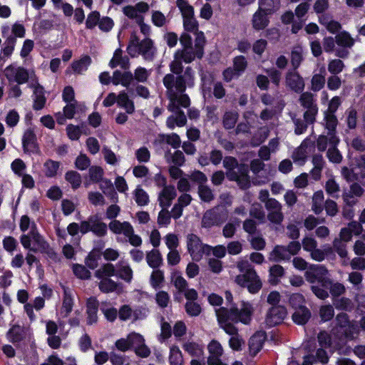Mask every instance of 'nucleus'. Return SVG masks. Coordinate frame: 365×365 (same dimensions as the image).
Wrapping results in <instances>:
<instances>
[{
    "instance_id": "f257e3e1",
    "label": "nucleus",
    "mask_w": 365,
    "mask_h": 365,
    "mask_svg": "<svg viewBox=\"0 0 365 365\" xmlns=\"http://www.w3.org/2000/svg\"><path fill=\"white\" fill-rule=\"evenodd\" d=\"M163 82L169 100L168 109L174 113V115L168 118L167 126L170 129L175 126L182 127L186 124L187 118L180 107L186 108L190 106V100L185 91L187 86L192 87L195 84L194 71L187 67L183 74L177 76L171 73L166 74Z\"/></svg>"
},
{
    "instance_id": "f03ea898",
    "label": "nucleus",
    "mask_w": 365,
    "mask_h": 365,
    "mask_svg": "<svg viewBox=\"0 0 365 365\" xmlns=\"http://www.w3.org/2000/svg\"><path fill=\"white\" fill-rule=\"evenodd\" d=\"M240 274L235 277V282L242 287H246L252 294L257 293L262 288V283L253 266L247 260H240L237 264Z\"/></svg>"
},
{
    "instance_id": "7ed1b4c3",
    "label": "nucleus",
    "mask_w": 365,
    "mask_h": 365,
    "mask_svg": "<svg viewBox=\"0 0 365 365\" xmlns=\"http://www.w3.org/2000/svg\"><path fill=\"white\" fill-rule=\"evenodd\" d=\"M215 312L220 324L223 322L232 321L235 322H240L247 324L251 321L253 307L250 303L242 302L240 309L238 308H231L228 310L225 307H221L217 309Z\"/></svg>"
},
{
    "instance_id": "20e7f679",
    "label": "nucleus",
    "mask_w": 365,
    "mask_h": 365,
    "mask_svg": "<svg viewBox=\"0 0 365 365\" xmlns=\"http://www.w3.org/2000/svg\"><path fill=\"white\" fill-rule=\"evenodd\" d=\"M127 52L133 58L140 55L145 61H152L155 58L157 49L150 38H145L140 41L135 34H132Z\"/></svg>"
},
{
    "instance_id": "39448f33",
    "label": "nucleus",
    "mask_w": 365,
    "mask_h": 365,
    "mask_svg": "<svg viewBox=\"0 0 365 365\" xmlns=\"http://www.w3.org/2000/svg\"><path fill=\"white\" fill-rule=\"evenodd\" d=\"M359 327L354 321H350L346 313H339L336 317V327L333 334H338V339H354L359 333Z\"/></svg>"
},
{
    "instance_id": "423d86ee",
    "label": "nucleus",
    "mask_w": 365,
    "mask_h": 365,
    "mask_svg": "<svg viewBox=\"0 0 365 365\" xmlns=\"http://www.w3.org/2000/svg\"><path fill=\"white\" fill-rule=\"evenodd\" d=\"M1 75L4 76L9 84L17 83L24 84L32 81V79L36 78L35 73L29 71L23 66L12 63L6 66L2 71Z\"/></svg>"
},
{
    "instance_id": "0eeeda50",
    "label": "nucleus",
    "mask_w": 365,
    "mask_h": 365,
    "mask_svg": "<svg viewBox=\"0 0 365 365\" xmlns=\"http://www.w3.org/2000/svg\"><path fill=\"white\" fill-rule=\"evenodd\" d=\"M202 56H199L197 50L194 48H186L178 49L174 54V59L170 63V71L176 74L181 73L182 71V63H190L195 58H201Z\"/></svg>"
},
{
    "instance_id": "6e6552de",
    "label": "nucleus",
    "mask_w": 365,
    "mask_h": 365,
    "mask_svg": "<svg viewBox=\"0 0 365 365\" xmlns=\"http://www.w3.org/2000/svg\"><path fill=\"white\" fill-rule=\"evenodd\" d=\"M187 248L193 261L199 262L203 255H209L212 247L203 244L200 238L195 234H189L187 236Z\"/></svg>"
},
{
    "instance_id": "1a4fd4ad",
    "label": "nucleus",
    "mask_w": 365,
    "mask_h": 365,
    "mask_svg": "<svg viewBox=\"0 0 365 365\" xmlns=\"http://www.w3.org/2000/svg\"><path fill=\"white\" fill-rule=\"evenodd\" d=\"M327 269L320 264H310L306 270L304 276L307 282L314 284L320 283L323 287H328L330 280L326 277Z\"/></svg>"
},
{
    "instance_id": "9d476101",
    "label": "nucleus",
    "mask_w": 365,
    "mask_h": 365,
    "mask_svg": "<svg viewBox=\"0 0 365 365\" xmlns=\"http://www.w3.org/2000/svg\"><path fill=\"white\" fill-rule=\"evenodd\" d=\"M227 218V211H222L219 206L206 211L202 219V227L210 228L222 225Z\"/></svg>"
},
{
    "instance_id": "9b49d317",
    "label": "nucleus",
    "mask_w": 365,
    "mask_h": 365,
    "mask_svg": "<svg viewBox=\"0 0 365 365\" xmlns=\"http://www.w3.org/2000/svg\"><path fill=\"white\" fill-rule=\"evenodd\" d=\"M268 211L267 218L272 223L279 225L283 221L284 215L282 212V205L275 199H269L265 203Z\"/></svg>"
},
{
    "instance_id": "f8f14e48",
    "label": "nucleus",
    "mask_w": 365,
    "mask_h": 365,
    "mask_svg": "<svg viewBox=\"0 0 365 365\" xmlns=\"http://www.w3.org/2000/svg\"><path fill=\"white\" fill-rule=\"evenodd\" d=\"M29 87L33 89V108L36 110H41L44 107L46 101L43 87L39 84L37 78L32 79V81L29 82Z\"/></svg>"
},
{
    "instance_id": "ddd939ff",
    "label": "nucleus",
    "mask_w": 365,
    "mask_h": 365,
    "mask_svg": "<svg viewBox=\"0 0 365 365\" xmlns=\"http://www.w3.org/2000/svg\"><path fill=\"white\" fill-rule=\"evenodd\" d=\"M314 143L309 138H306L292 154L294 162L299 165L305 163L308 153L314 150Z\"/></svg>"
},
{
    "instance_id": "4468645a",
    "label": "nucleus",
    "mask_w": 365,
    "mask_h": 365,
    "mask_svg": "<svg viewBox=\"0 0 365 365\" xmlns=\"http://www.w3.org/2000/svg\"><path fill=\"white\" fill-rule=\"evenodd\" d=\"M287 314V309L284 307L274 306L268 311L265 322L269 327L276 326L283 322Z\"/></svg>"
},
{
    "instance_id": "2eb2a0df",
    "label": "nucleus",
    "mask_w": 365,
    "mask_h": 365,
    "mask_svg": "<svg viewBox=\"0 0 365 365\" xmlns=\"http://www.w3.org/2000/svg\"><path fill=\"white\" fill-rule=\"evenodd\" d=\"M22 147L25 153H37L38 147L36 135L31 128L26 129L22 136Z\"/></svg>"
},
{
    "instance_id": "dca6fc26",
    "label": "nucleus",
    "mask_w": 365,
    "mask_h": 365,
    "mask_svg": "<svg viewBox=\"0 0 365 365\" xmlns=\"http://www.w3.org/2000/svg\"><path fill=\"white\" fill-rule=\"evenodd\" d=\"M209 356L208 365H225L222 362L221 356L223 354L222 345L216 340H212L207 346Z\"/></svg>"
},
{
    "instance_id": "f3484780",
    "label": "nucleus",
    "mask_w": 365,
    "mask_h": 365,
    "mask_svg": "<svg viewBox=\"0 0 365 365\" xmlns=\"http://www.w3.org/2000/svg\"><path fill=\"white\" fill-rule=\"evenodd\" d=\"M149 6L145 2H139L135 6H127L123 8V14L130 19H135L136 22L143 20L142 14L148 11Z\"/></svg>"
},
{
    "instance_id": "a211bd4d",
    "label": "nucleus",
    "mask_w": 365,
    "mask_h": 365,
    "mask_svg": "<svg viewBox=\"0 0 365 365\" xmlns=\"http://www.w3.org/2000/svg\"><path fill=\"white\" fill-rule=\"evenodd\" d=\"M285 83L287 87L296 93H301L305 86L303 78L296 70L289 71L287 73Z\"/></svg>"
},
{
    "instance_id": "6ab92c4d",
    "label": "nucleus",
    "mask_w": 365,
    "mask_h": 365,
    "mask_svg": "<svg viewBox=\"0 0 365 365\" xmlns=\"http://www.w3.org/2000/svg\"><path fill=\"white\" fill-rule=\"evenodd\" d=\"M30 335L28 328L19 325H13L7 332L6 336L14 344L24 341Z\"/></svg>"
},
{
    "instance_id": "aec40b11",
    "label": "nucleus",
    "mask_w": 365,
    "mask_h": 365,
    "mask_svg": "<svg viewBox=\"0 0 365 365\" xmlns=\"http://www.w3.org/2000/svg\"><path fill=\"white\" fill-rule=\"evenodd\" d=\"M177 196L175 188L173 185L165 186L158 194L159 205L162 208H168Z\"/></svg>"
},
{
    "instance_id": "412c9836",
    "label": "nucleus",
    "mask_w": 365,
    "mask_h": 365,
    "mask_svg": "<svg viewBox=\"0 0 365 365\" xmlns=\"http://www.w3.org/2000/svg\"><path fill=\"white\" fill-rule=\"evenodd\" d=\"M324 120L326 121V129L329 135V144H338L339 140L335 134V129L338 123L336 115L333 113H324Z\"/></svg>"
},
{
    "instance_id": "4be33fe9",
    "label": "nucleus",
    "mask_w": 365,
    "mask_h": 365,
    "mask_svg": "<svg viewBox=\"0 0 365 365\" xmlns=\"http://www.w3.org/2000/svg\"><path fill=\"white\" fill-rule=\"evenodd\" d=\"M111 82L115 86L120 84L121 86L128 88L133 82V75L130 71L122 72L117 70L113 73Z\"/></svg>"
},
{
    "instance_id": "5701e85b",
    "label": "nucleus",
    "mask_w": 365,
    "mask_h": 365,
    "mask_svg": "<svg viewBox=\"0 0 365 365\" xmlns=\"http://www.w3.org/2000/svg\"><path fill=\"white\" fill-rule=\"evenodd\" d=\"M108 227L111 232H113L115 235H121L123 234L125 237L127 235L132 234L133 232V226L131 224L127 221L120 222L117 220H112L109 225Z\"/></svg>"
},
{
    "instance_id": "b1692460",
    "label": "nucleus",
    "mask_w": 365,
    "mask_h": 365,
    "mask_svg": "<svg viewBox=\"0 0 365 365\" xmlns=\"http://www.w3.org/2000/svg\"><path fill=\"white\" fill-rule=\"evenodd\" d=\"M73 294L68 288L63 287V297L62 307L60 310L61 317H67L73 310Z\"/></svg>"
},
{
    "instance_id": "393cba45",
    "label": "nucleus",
    "mask_w": 365,
    "mask_h": 365,
    "mask_svg": "<svg viewBox=\"0 0 365 365\" xmlns=\"http://www.w3.org/2000/svg\"><path fill=\"white\" fill-rule=\"evenodd\" d=\"M116 276L126 282H131L133 270L128 262L120 260L116 264Z\"/></svg>"
},
{
    "instance_id": "a878e982",
    "label": "nucleus",
    "mask_w": 365,
    "mask_h": 365,
    "mask_svg": "<svg viewBox=\"0 0 365 365\" xmlns=\"http://www.w3.org/2000/svg\"><path fill=\"white\" fill-rule=\"evenodd\" d=\"M269 14L264 11L258 9V10L254 14L252 19V26L255 30H262L268 26Z\"/></svg>"
},
{
    "instance_id": "bb28decb",
    "label": "nucleus",
    "mask_w": 365,
    "mask_h": 365,
    "mask_svg": "<svg viewBox=\"0 0 365 365\" xmlns=\"http://www.w3.org/2000/svg\"><path fill=\"white\" fill-rule=\"evenodd\" d=\"M240 174H238L236 172H231L230 173H227V176L230 180L237 182L239 186L241 188L246 189L250 185V178L247 175V171L245 168H240Z\"/></svg>"
},
{
    "instance_id": "cd10ccee",
    "label": "nucleus",
    "mask_w": 365,
    "mask_h": 365,
    "mask_svg": "<svg viewBox=\"0 0 365 365\" xmlns=\"http://www.w3.org/2000/svg\"><path fill=\"white\" fill-rule=\"evenodd\" d=\"M290 259V255L287 247L282 245L275 246L269 255V259L277 262L289 261Z\"/></svg>"
},
{
    "instance_id": "c85d7f7f",
    "label": "nucleus",
    "mask_w": 365,
    "mask_h": 365,
    "mask_svg": "<svg viewBox=\"0 0 365 365\" xmlns=\"http://www.w3.org/2000/svg\"><path fill=\"white\" fill-rule=\"evenodd\" d=\"M16 40L14 37H7L5 41V46L1 49L0 53V66L2 67L7 59L11 56Z\"/></svg>"
},
{
    "instance_id": "c756f323",
    "label": "nucleus",
    "mask_w": 365,
    "mask_h": 365,
    "mask_svg": "<svg viewBox=\"0 0 365 365\" xmlns=\"http://www.w3.org/2000/svg\"><path fill=\"white\" fill-rule=\"evenodd\" d=\"M90 222L92 224L91 232L98 237H103L107 234V225L101 221L98 215L90 216Z\"/></svg>"
},
{
    "instance_id": "7c9ffc66",
    "label": "nucleus",
    "mask_w": 365,
    "mask_h": 365,
    "mask_svg": "<svg viewBox=\"0 0 365 365\" xmlns=\"http://www.w3.org/2000/svg\"><path fill=\"white\" fill-rule=\"evenodd\" d=\"M122 53L123 51L120 48H118L115 51L113 56L109 63L111 68H115L118 66L123 69H128L129 68V59L127 56H123Z\"/></svg>"
},
{
    "instance_id": "2f4dec72",
    "label": "nucleus",
    "mask_w": 365,
    "mask_h": 365,
    "mask_svg": "<svg viewBox=\"0 0 365 365\" xmlns=\"http://www.w3.org/2000/svg\"><path fill=\"white\" fill-rule=\"evenodd\" d=\"M98 307V302L94 297L88 299L86 304V312L88 314V324H93L98 319L97 312Z\"/></svg>"
},
{
    "instance_id": "473e14b6",
    "label": "nucleus",
    "mask_w": 365,
    "mask_h": 365,
    "mask_svg": "<svg viewBox=\"0 0 365 365\" xmlns=\"http://www.w3.org/2000/svg\"><path fill=\"white\" fill-rule=\"evenodd\" d=\"M117 104L124 108L128 113H133L135 110L133 101L129 98L128 93L124 91L118 95Z\"/></svg>"
},
{
    "instance_id": "72a5a7b5",
    "label": "nucleus",
    "mask_w": 365,
    "mask_h": 365,
    "mask_svg": "<svg viewBox=\"0 0 365 365\" xmlns=\"http://www.w3.org/2000/svg\"><path fill=\"white\" fill-rule=\"evenodd\" d=\"M146 262L153 269L159 267L163 264V257L158 250L153 249L146 254Z\"/></svg>"
},
{
    "instance_id": "f704fd0d",
    "label": "nucleus",
    "mask_w": 365,
    "mask_h": 365,
    "mask_svg": "<svg viewBox=\"0 0 365 365\" xmlns=\"http://www.w3.org/2000/svg\"><path fill=\"white\" fill-rule=\"evenodd\" d=\"M364 193V189L358 183H353L350 186L349 193L345 192L343 195V198L346 204L354 205L355 200L353 199V196L361 197Z\"/></svg>"
},
{
    "instance_id": "c9c22d12",
    "label": "nucleus",
    "mask_w": 365,
    "mask_h": 365,
    "mask_svg": "<svg viewBox=\"0 0 365 365\" xmlns=\"http://www.w3.org/2000/svg\"><path fill=\"white\" fill-rule=\"evenodd\" d=\"M319 22L331 33L335 34L341 29V24L327 14L319 16Z\"/></svg>"
},
{
    "instance_id": "e433bc0d",
    "label": "nucleus",
    "mask_w": 365,
    "mask_h": 365,
    "mask_svg": "<svg viewBox=\"0 0 365 365\" xmlns=\"http://www.w3.org/2000/svg\"><path fill=\"white\" fill-rule=\"evenodd\" d=\"M311 317L310 311L306 307L298 309L292 314L293 321L299 325L305 324Z\"/></svg>"
},
{
    "instance_id": "4c0bfd02",
    "label": "nucleus",
    "mask_w": 365,
    "mask_h": 365,
    "mask_svg": "<svg viewBox=\"0 0 365 365\" xmlns=\"http://www.w3.org/2000/svg\"><path fill=\"white\" fill-rule=\"evenodd\" d=\"M264 336L262 334H254L249 340V348L250 354L256 355L262 348Z\"/></svg>"
},
{
    "instance_id": "58836bf2",
    "label": "nucleus",
    "mask_w": 365,
    "mask_h": 365,
    "mask_svg": "<svg viewBox=\"0 0 365 365\" xmlns=\"http://www.w3.org/2000/svg\"><path fill=\"white\" fill-rule=\"evenodd\" d=\"M30 235L32 240L37 245L38 249L46 250L48 247V244L43 239V237L38 233L36 224L33 222L31 223Z\"/></svg>"
},
{
    "instance_id": "ea45409f",
    "label": "nucleus",
    "mask_w": 365,
    "mask_h": 365,
    "mask_svg": "<svg viewBox=\"0 0 365 365\" xmlns=\"http://www.w3.org/2000/svg\"><path fill=\"white\" fill-rule=\"evenodd\" d=\"M280 7V0H260L259 9L268 14L277 11Z\"/></svg>"
},
{
    "instance_id": "a19ab883",
    "label": "nucleus",
    "mask_w": 365,
    "mask_h": 365,
    "mask_svg": "<svg viewBox=\"0 0 365 365\" xmlns=\"http://www.w3.org/2000/svg\"><path fill=\"white\" fill-rule=\"evenodd\" d=\"M326 70L322 67L319 73L314 74L312 78V89L317 91L321 90L325 83Z\"/></svg>"
},
{
    "instance_id": "79ce46f5",
    "label": "nucleus",
    "mask_w": 365,
    "mask_h": 365,
    "mask_svg": "<svg viewBox=\"0 0 365 365\" xmlns=\"http://www.w3.org/2000/svg\"><path fill=\"white\" fill-rule=\"evenodd\" d=\"M269 134V129L263 126L258 129L257 132L255 134L251 140V144L253 146H258L262 143L268 138Z\"/></svg>"
},
{
    "instance_id": "37998d69",
    "label": "nucleus",
    "mask_w": 365,
    "mask_h": 365,
    "mask_svg": "<svg viewBox=\"0 0 365 365\" xmlns=\"http://www.w3.org/2000/svg\"><path fill=\"white\" fill-rule=\"evenodd\" d=\"M197 192L200 199L205 202H210L215 198L212 190L207 185H199Z\"/></svg>"
},
{
    "instance_id": "c03bdc74",
    "label": "nucleus",
    "mask_w": 365,
    "mask_h": 365,
    "mask_svg": "<svg viewBox=\"0 0 365 365\" xmlns=\"http://www.w3.org/2000/svg\"><path fill=\"white\" fill-rule=\"evenodd\" d=\"M239 115L236 111H226L222 118L223 126L225 129L233 128L237 121Z\"/></svg>"
},
{
    "instance_id": "a18cd8bd",
    "label": "nucleus",
    "mask_w": 365,
    "mask_h": 365,
    "mask_svg": "<svg viewBox=\"0 0 365 365\" xmlns=\"http://www.w3.org/2000/svg\"><path fill=\"white\" fill-rule=\"evenodd\" d=\"M336 42L340 46L351 48L354 43V40L348 32L342 31L336 36Z\"/></svg>"
},
{
    "instance_id": "49530a36",
    "label": "nucleus",
    "mask_w": 365,
    "mask_h": 365,
    "mask_svg": "<svg viewBox=\"0 0 365 365\" xmlns=\"http://www.w3.org/2000/svg\"><path fill=\"white\" fill-rule=\"evenodd\" d=\"M91 63V58L88 56H83L80 60L73 63L72 68L77 73H82L88 69Z\"/></svg>"
},
{
    "instance_id": "de8ad7c7",
    "label": "nucleus",
    "mask_w": 365,
    "mask_h": 365,
    "mask_svg": "<svg viewBox=\"0 0 365 365\" xmlns=\"http://www.w3.org/2000/svg\"><path fill=\"white\" fill-rule=\"evenodd\" d=\"M135 202L139 206H145L149 203L148 193L140 187L137 186L133 192Z\"/></svg>"
},
{
    "instance_id": "09e8293b",
    "label": "nucleus",
    "mask_w": 365,
    "mask_h": 365,
    "mask_svg": "<svg viewBox=\"0 0 365 365\" xmlns=\"http://www.w3.org/2000/svg\"><path fill=\"white\" fill-rule=\"evenodd\" d=\"M116 275V266L108 263L104 264L96 272V276L98 278H104Z\"/></svg>"
},
{
    "instance_id": "8fccbe9b",
    "label": "nucleus",
    "mask_w": 365,
    "mask_h": 365,
    "mask_svg": "<svg viewBox=\"0 0 365 365\" xmlns=\"http://www.w3.org/2000/svg\"><path fill=\"white\" fill-rule=\"evenodd\" d=\"M303 49L301 46H295L293 48L291 53V63L293 70L298 68L303 60Z\"/></svg>"
},
{
    "instance_id": "3c124183",
    "label": "nucleus",
    "mask_w": 365,
    "mask_h": 365,
    "mask_svg": "<svg viewBox=\"0 0 365 365\" xmlns=\"http://www.w3.org/2000/svg\"><path fill=\"white\" fill-rule=\"evenodd\" d=\"M119 318L123 321H125L130 319H138V312L137 310L133 311L130 306L123 305L120 307L119 310Z\"/></svg>"
},
{
    "instance_id": "603ef678",
    "label": "nucleus",
    "mask_w": 365,
    "mask_h": 365,
    "mask_svg": "<svg viewBox=\"0 0 365 365\" xmlns=\"http://www.w3.org/2000/svg\"><path fill=\"white\" fill-rule=\"evenodd\" d=\"M314 168L312 170V175L315 179H318L320 176L321 171L324 167V161L322 155H315L312 158Z\"/></svg>"
},
{
    "instance_id": "864d4df0",
    "label": "nucleus",
    "mask_w": 365,
    "mask_h": 365,
    "mask_svg": "<svg viewBox=\"0 0 365 365\" xmlns=\"http://www.w3.org/2000/svg\"><path fill=\"white\" fill-rule=\"evenodd\" d=\"M250 215L254 218L262 222L265 219V212L261 204L258 202L253 203L250 210Z\"/></svg>"
},
{
    "instance_id": "5fc2aeb1",
    "label": "nucleus",
    "mask_w": 365,
    "mask_h": 365,
    "mask_svg": "<svg viewBox=\"0 0 365 365\" xmlns=\"http://www.w3.org/2000/svg\"><path fill=\"white\" fill-rule=\"evenodd\" d=\"M101 280L99 283V289L103 292H112L115 291L118 287L116 282L110 279L109 277L101 278Z\"/></svg>"
},
{
    "instance_id": "6e6d98bb",
    "label": "nucleus",
    "mask_w": 365,
    "mask_h": 365,
    "mask_svg": "<svg viewBox=\"0 0 365 365\" xmlns=\"http://www.w3.org/2000/svg\"><path fill=\"white\" fill-rule=\"evenodd\" d=\"M66 180L71 185L73 189H77L81 184V175L76 171H68L65 175Z\"/></svg>"
},
{
    "instance_id": "4d7b16f0",
    "label": "nucleus",
    "mask_w": 365,
    "mask_h": 365,
    "mask_svg": "<svg viewBox=\"0 0 365 365\" xmlns=\"http://www.w3.org/2000/svg\"><path fill=\"white\" fill-rule=\"evenodd\" d=\"M150 73V71L147 70L145 68L139 66L134 71V73H133V81L135 80L139 83H145L148 79Z\"/></svg>"
},
{
    "instance_id": "13d9d810",
    "label": "nucleus",
    "mask_w": 365,
    "mask_h": 365,
    "mask_svg": "<svg viewBox=\"0 0 365 365\" xmlns=\"http://www.w3.org/2000/svg\"><path fill=\"white\" fill-rule=\"evenodd\" d=\"M45 175L48 178H52L56 175L59 168V163L52 160H48L45 162L44 165Z\"/></svg>"
},
{
    "instance_id": "bf43d9fd",
    "label": "nucleus",
    "mask_w": 365,
    "mask_h": 365,
    "mask_svg": "<svg viewBox=\"0 0 365 365\" xmlns=\"http://www.w3.org/2000/svg\"><path fill=\"white\" fill-rule=\"evenodd\" d=\"M100 189L105 195L111 196V197H117V194L115 192L113 183L110 180L102 178V180H100Z\"/></svg>"
},
{
    "instance_id": "052dcab7",
    "label": "nucleus",
    "mask_w": 365,
    "mask_h": 365,
    "mask_svg": "<svg viewBox=\"0 0 365 365\" xmlns=\"http://www.w3.org/2000/svg\"><path fill=\"white\" fill-rule=\"evenodd\" d=\"M324 200V194L322 191L316 192L314 194L312 198V210L316 214H319L323 208H322V202Z\"/></svg>"
},
{
    "instance_id": "680f3d73",
    "label": "nucleus",
    "mask_w": 365,
    "mask_h": 365,
    "mask_svg": "<svg viewBox=\"0 0 365 365\" xmlns=\"http://www.w3.org/2000/svg\"><path fill=\"white\" fill-rule=\"evenodd\" d=\"M176 4L183 18L194 15L193 7L186 0H177Z\"/></svg>"
},
{
    "instance_id": "e2e57ef3",
    "label": "nucleus",
    "mask_w": 365,
    "mask_h": 365,
    "mask_svg": "<svg viewBox=\"0 0 365 365\" xmlns=\"http://www.w3.org/2000/svg\"><path fill=\"white\" fill-rule=\"evenodd\" d=\"M337 144H329L327 155L329 160L334 163H339L342 160V156L339 153V150L336 149Z\"/></svg>"
},
{
    "instance_id": "0e129e2a",
    "label": "nucleus",
    "mask_w": 365,
    "mask_h": 365,
    "mask_svg": "<svg viewBox=\"0 0 365 365\" xmlns=\"http://www.w3.org/2000/svg\"><path fill=\"white\" fill-rule=\"evenodd\" d=\"M319 316L323 322L331 320L334 316V307L330 304L322 306L319 309Z\"/></svg>"
},
{
    "instance_id": "69168bd1",
    "label": "nucleus",
    "mask_w": 365,
    "mask_h": 365,
    "mask_svg": "<svg viewBox=\"0 0 365 365\" xmlns=\"http://www.w3.org/2000/svg\"><path fill=\"white\" fill-rule=\"evenodd\" d=\"M284 273V268L279 264L274 265L269 269L270 282L276 284L278 282L279 278L282 277Z\"/></svg>"
},
{
    "instance_id": "338daca9",
    "label": "nucleus",
    "mask_w": 365,
    "mask_h": 365,
    "mask_svg": "<svg viewBox=\"0 0 365 365\" xmlns=\"http://www.w3.org/2000/svg\"><path fill=\"white\" fill-rule=\"evenodd\" d=\"M162 141L166 142L170 145L173 148H178L180 145V139L176 133H171L169 135H162L160 136Z\"/></svg>"
},
{
    "instance_id": "774afa93",
    "label": "nucleus",
    "mask_w": 365,
    "mask_h": 365,
    "mask_svg": "<svg viewBox=\"0 0 365 365\" xmlns=\"http://www.w3.org/2000/svg\"><path fill=\"white\" fill-rule=\"evenodd\" d=\"M334 304L336 309L351 311L353 309V304L351 301L346 297H341L336 299Z\"/></svg>"
}]
</instances>
